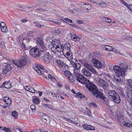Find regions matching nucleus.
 <instances>
[{"label":"nucleus","mask_w":132,"mask_h":132,"mask_svg":"<svg viewBox=\"0 0 132 132\" xmlns=\"http://www.w3.org/2000/svg\"><path fill=\"white\" fill-rule=\"evenodd\" d=\"M32 32H30L28 34H27V35L29 36V37L30 38V36H31V37H32L33 36H32Z\"/></svg>","instance_id":"57"},{"label":"nucleus","mask_w":132,"mask_h":132,"mask_svg":"<svg viewBox=\"0 0 132 132\" xmlns=\"http://www.w3.org/2000/svg\"><path fill=\"white\" fill-rule=\"evenodd\" d=\"M73 66L75 68L73 70V73L75 72V70L76 71L78 72H79V70L81 67V64L79 63H75L74 64Z\"/></svg>","instance_id":"22"},{"label":"nucleus","mask_w":132,"mask_h":132,"mask_svg":"<svg viewBox=\"0 0 132 132\" xmlns=\"http://www.w3.org/2000/svg\"><path fill=\"white\" fill-rule=\"evenodd\" d=\"M12 62L13 63L16 65L17 67L18 68H21V67H20L19 65H20V64H19V61L18 62H17L16 61H15L14 60H13Z\"/></svg>","instance_id":"36"},{"label":"nucleus","mask_w":132,"mask_h":132,"mask_svg":"<svg viewBox=\"0 0 132 132\" xmlns=\"http://www.w3.org/2000/svg\"><path fill=\"white\" fill-rule=\"evenodd\" d=\"M43 67L39 64H37L36 65L34 69L38 73L39 75H42L43 77L45 78H47L48 73H47V71L45 70L44 72H43L42 73V71H43Z\"/></svg>","instance_id":"6"},{"label":"nucleus","mask_w":132,"mask_h":132,"mask_svg":"<svg viewBox=\"0 0 132 132\" xmlns=\"http://www.w3.org/2000/svg\"><path fill=\"white\" fill-rule=\"evenodd\" d=\"M64 22H65L67 23L68 24L70 25H71L73 26H74L75 25L74 24H72V21L70 19H69L68 18H65L64 19V20H63Z\"/></svg>","instance_id":"28"},{"label":"nucleus","mask_w":132,"mask_h":132,"mask_svg":"<svg viewBox=\"0 0 132 132\" xmlns=\"http://www.w3.org/2000/svg\"><path fill=\"white\" fill-rule=\"evenodd\" d=\"M12 115L15 119H16L18 117V113L15 111L12 112Z\"/></svg>","instance_id":"34"},{"label":"nucleus","mask_w":132,"mask_h":132,"mask_svg":"<svg viewBox=\"0 0 132 132\" xmlns=\"http://www.w3.org/2000/svg\"><path fill=\"white\" fill-rule=\"evenodd\" d=\"M57 62V65L59 66V68L62 72L65 71L69 68V66L60 60H58Z\"/></svg>","instance_id":"9"},{"label":"nucleus","mask_w":132,"mask_h":132,"mask_svg":"<svg viewBox=\"0 0 132 132\" xmlns=\"http://www.w3.org/2000/svg\"><path fill=\"white\" fill-rule=\"evenodd\" d=\"M42 106L46 109H51V107L49 104L43 103L42 104Z\"/></svg>","instance_id":"41"},{"label":"nucleus","mask_w":132,"mask_h":132,"mask_svg":"<svg viewBox=\"0 0 132 132\" xmlns=\"http://www.w3.org/2000/svg\"><path fill=\"white\" fill-rule=\"evenodd\" d=\"M41 50L39 51V50L36 48H33L31 49L29 51L30 54L31 55H32L34 57L39 56L41 55V52L42 49L39 46Z\"/></svg>","instance_id":"8"},{"label":"nucleus","mask_w":132,"mask_h":132,"mask_svg":"<svg viewBox=\"0 0 132 132\" xmlns=\"http://www.w3.org/2000/svg\"><path fill=\"white\" fill-rule=\"evenodd\" d=\"M73 74L76 80L79 82L85 85L90 91L91 92L95 88V87H96V86L91 81L84 77L81 74L79 73V72H77L75 70Z\"/></svg>","instance_id":"1"},{"label":"nucleus","mask_w":132,"mask_h":132,"mask_svg":"<svg viewBox=\"0 0 132 132\" xmlns=\"http://www.w3.org/2000/svg\"><path fill=\"white\" fill-rule=\"evenodd\" d=\"M48 77L49 78H50L51 79H55L53 76L49 73H48Z\"/></svg>","instance_id":"51"},{"label":"nucleus","mask_w":132,"mask_h":132,"mask_svg":"<svg viewBox=\"0 0 132 132\" xmlns=\"http://www.w3.org/2000/svg\"><path fill=\"white\" fill-rule=\"evenodd\" d=\"M70 35L71 39L76 42L79 41L80 39V38L79 36L73 32L70 33Z\"/></svg>","instance_id":"14"},{"label":"nucleus","mask_w":132,"mask_h":132,"mask_svg":"<svg viewBox=\"0 0 132 132\" xmlns=\"http://www.w3.org/2000/svg\"><path fill=\"white\" fill-rule=\"evenodd\" d=\"M83 22L82 20H78L77 22V23L78 24H81Z\"/></svg>","instance_id":"55"},{"label":"nucleus","mask_w":132,"mask_h":132,"mask_svg":"<svg viewBox=\"0 0 132 132\" xmlns=\"http://www.w3.org/2000/svg\"><path fill=\"white\" fill-rule=\"evenodd\" d=\"M99 84L102 86L105 87L106 84L105 82L103 79H100L98 81Z\"/></svg>","instance_id":"27"},{"label":"nucleus","mask_w":132,"mask_h":132,"mask_svg":"<svg viewBox=\"0 0 132 132\" xmlns=\"http://www.w3.org/2000/svg\"><path fill=\"white\" fill-rule=\"evenodd\" d=\"M36 10H38V11H44V10L42 9L41 8L36 9Z\"/></svg>","instance_id":"63"},{"label":"nucleus","mask_w":132,"mask_h":132,"mask_svg":"<svg viewBox=\"0 0 132 132\" xmlns=\"http://www.w3.org/2000/svg\"><path fill=\"white\" fill-rule=\"evenodd\" d=\"M1 30L2 32H6L8 31V29L6 26L4 27L1 28Z\"/></svg>","instance_id":"39"},{"label":"nucleus","mask_w":132,"mask_h":132,"mask_svg":"<svg viewBox=\"0 0 132 132\" xmlns=\"http://www.w3.org/2000/svg\"><path fill=\"white\" fill-rule=\"evenodd\" d=\"M35 26L37 28H40L42 27V26L40 24H39L37 23H36L35 25Z\"/></svg>","instance_id":"52"},{"label":"nucleus","mask_w":132,"mask_h":132,"mask_svg":"<svg viewBox=\"0 0 132 132\" xmlns=\"http://www.w3.org/2000/svg\"><path fill=\"white\" fill-rule=\"evenodd\" d=\"M26 40L27 42H28V43L30 41L29 38H26V39H23V40L22 41V44L21 45V47L22 49L23 50L26 51V50H28V48L26 46L25 44H24V43L25 42V41Z\"/></svg>","instance_id":"16"},{"label":"nucleus","mask_w":132,"mask_h":132,"mask_svg":"<svg viewBox=\"0 0 132 132\" xmlns=\"http://www.w3.org/2000/svg\"><path fill=\"white\" fill-rule=\"evenodd\" d=\"M6 26L5 25V24L3 22H2L1 23L0 27L1 28L4 27Z\"/></svg>","instance_id":"49"},{"label":"nucleus","mask_w":132,"mask_h":132,"mask_svg":"<svg viewBox=\"0 0 132 132\" xmlns=\"http://www.w3.org/2000/svg\"><path fill=\"white\" fill-rule=\"evenodd\" d=\"M112 101L114 102L117 103H119L121 101V100L119 95L118 94L114 96L112 99Z\"/></svg>","instance_id":"19"},{"label":"nucleus","mask_w":132,"mask_h":132,"mask_svg":"<svg viewBox=\"0 0 132 132\" xmlns=\"http://www.w3.org/2000/svg\"><path fill=\"white\" fill-rule=\"evenodd\" d=\"M50 21H51L52 22L54 23L55 24L58 25H60L61 24L60 23L59 21H56L54 20H51Z\"/></svg>","instance_id":"47"},{"label":"nucleus","mask_w":132,"mask_h":132,"mask_svg":"<svg viewBox=\"0 0 132 132\" xmlns=\"http://www.w3.org/2000/svg\"><path fill=\"white\" fill-rule=\"evenodd\" d=\"M81 72L87 77H90L91 76V74L90 72L85 68H84L82 69Z\"/></svg>","instance_id":"17"},{"label":"nucleus","mask_w":132,"mask_h":132,"mask_svg":"<svg viewBox=\"0 0 132 132\" xmlns=\"http://www.w3.org/2000/svg\"><path fill=\"white\" fill-rule=\"evenodd\" d=\"M128 83L130 85L131 88H132V80L129 79L128 80Z\"/></svg>","instance_id":"46"},{"label":"nucleus","mask_w":132,"mask_h":132,"mask_svg":"<svg viewBox=\"0 0 132 132\" xmlns=\"http://www.w3.org/2000/svg\"><path fill=\"white\" fill-rule=\"evenodd\" d=\"M108 97H111L112 99L118 94L114 90H109L108 92Z\"/></svg>","instance_id":"18"},{"label":"nucleus","mask_w":132,"mask_h":132,"mask_svg":"<svg viewBox=\"0 0 132 132\" xmlns=\"http://www.w3.org/2000/svg\"><path fill=\"white\" fill-rule=\"evenodd\" d=\"M85 115H87L88 116H90L91 114L90 111L89 110H87L86 112L85 113Z\"/></svg>","instance_id":"48"},{"label":"nucleus","mask_w":132,"mask_h":132,"mask_svg":"<svg viewBox=\"0 0 132 132\" xmlns=\"http://www.w3.org/2000/svg\"><path fill=\"white\" fill-rule=\"evenodd\" d=\"M36 42L39 46H40L42 49V52H44V55L43 58L44 62L47 63H49L52 60V56L50 54V51L47 49L44 45L43 39L41 38H37Z\"/></svg>","instance_id":"2"},{"label":"nucleus","mask_w":132,"mask_h":132,"mask_svg":"<svg viewBox=\"0 0 132 132\" xmlns=\"http://www.w3.org/2000/svg\"><path fill=\"white\" fill-rule=\"evenodd\" d=\"M123 125L127 127H128L130 128L132 126L131 124L129 122L125 123L123 124Z\"/></svg>","instance_id":"40"},{"label":"nucleus","mask_w":132,"mask_h":132,"mask_svg":"<svg viewBox=\"0 0 132 132\" xmlns=\"http://www.w3.org/2000/svg\"><path fill=\"white\" fill-rule=\"evenodd\" d=\"M3 74H5L8 72L11 69L10 64L7 63H3Z\"/></svg>","instance_id":"11"},{"label":"nucleus","mask_w":132,"mask_h":132,"mask_svg":"<svg viewBox=\"0 0 132 132\" xmlns=\"http://www.w3.org/2000/svg\"><path fill=\"white\" fill-rule=\"evenodd\" d=\"M31 110L32 111H35L36 110V107L34 104L31 105L30 106Z\"/></svg>","instance_id":"45"},{"label":"nucleus","mask_w":132,"mask_h":132,"mask_svg":"<svg viewBox=\"0 0 132 132\" xmlns=\"http://www.w3.org/2000/svg\"><path fill=\"white\" fill-rule=\"evenodd\" d=\"M120 95L122 96H123L124 95V92L122 90H120Z\"/></svg>","instance_id":"62"},{"label":"nucleus","mask_w":132,"mask_h":132,"mask_svg":"<svg viewBox=\"0 0 132 132\" xmlns=\"http://www.w3.org/2000/svg\"><path fill=\"white\" fill-rule=\"evenodd\" d=\"M62 52L63 55H64L69 60L71 61L72 59V53L70 50L67 51L63 50Z\"/></svg>","instance_id":"13"},{"label":"nucleus","mask_w":132,"mask_h":132,"mask_svg":"<svg viewBox=\"0 0 132 132\" xmlns=\"http://www.w3.org/2000/svg\"><path fill=\"white\" fill-rule=\"evenodd\" d=\"M33 102L35 104H37L40 103V101L38 98H35L33 100Z\"/></svg>","instance_id":"33"},{"label":"nucleus","mask_w":132,"mask_h":132,"mask_svg":"<svg viewBox=\"0 0 132 132\" xmlns=\"http://www.w3.org/2000/svg\"><path fill=\"white\" fill-rule=\"evenodd\" d=\"M121 79L119 76L117 75L114 76L113 79V81L115 82L119 83L121 81Z\"/></svg>","instance_id":"25"},{"label":"nucleus","mask_w":132,"mask_h":132,"mask_svg":"<svg viewBox=\"0 0 132 132\" xmlns=\"http://www.w3.org/2000/svg\"><path fill=\"white\" fill-rule=\"evenodd\" d=\"M125 119V116L121 114L117 116V119L119 122H121L124 121Z\"/></svg>","instance_id":"26"},{"label":"nucleus","mask_w":132,"mask_h":132,"mask_svg":"<svg viewBox=\"0 0 132 132\" xmlns=\"http://www.w3.org/2000/svg\"><path fill=\"white\" fill-rule=\"evenodd\" d=\"M28 20L26 19H21V21L23 22H25L28 21Z\"/></svg>","instance_id":"59"},{"label":"nucleus","mask_w":132,"mask_h":132,"mask_svg":"<svg viewBox=\"0 0 132 132\" xmlns=\"http://www.w3.org/2000/svg\"><path fill=\"white\" fill-rule=\"evenodd\" d=\"M4 102L7 105L8 107H9L11 104V100L8 97H5L4 98Z\"/></svg>","instance_id":"21"},{"label":"nucleus","mask_w":132,"mask_h":132,"mask_svg":"<svg viewBox=\"0 0 132 132\" xmlns=\"http://www.w3.org/2000/svg\"><path fill=\"white\" fill-rule=\"evenodd\" d=\"M84 66L92 73L93 74H96L97 73L96 70L90 64L87 62H85L83 64Z\"/></svg>","instance_id":"12"},{"label":"nucleus","mask_w":132,"mask_h":132,"mask_svg":"<svg viewBox=\"0 0 132 132\" xmlns=\"http://www.w3.org/2000/svg\"><path fill=\"white\" fill-rule=\"evenodd\" d=\"M109 67L110 70H113L117 74L123 77L125 76V70L127 68L126 65L121 63L119 64V66H113L112 64L110 63L109 64Z\"/></svg>","instance_id":"4"},{"label":"nucleus","mask_w":132,"mask_h":132,"mask_svg":"<svg viewBox=\"0 0 132 132\" xmlns=\"http://www.w3.org/2000/svg\"><path fill=\"white\" fill-rule=\"evenodd\" d=\"M127 98H128V102H129V101L132 100V91L130 90H128L127 92Z\"/></svg>","instance_id":"24"},{"label":"nucleus","mask_w":132,"mask_h":132,"mask_svg":"<svg viewBox=\"0 0 132 132\" xmlns=\"http://www.w3.org/2000/svg\"><path fill=\"white\" fill-rule=\"evenodd\" d=\"M107 18H108L106 17L105 16H103L102 18L101 19L103 21L106 22Z\"/></svg>","instance_id":"53"},{"label":"nucleus","mask_w":132,"mask_h":132,"mask_svg":"<svg viewBox=\"0 0 132 132\" xmlns=\"http://www.w3.org/2000/svg\"><path fill=\"white\" fill-rule=\"evenodd\" d=\"M50 47L51 48V50L53 51H56L59 52L65 51L70 50L71 45L68 43H65L64 47L61 45L59 41L55 40L51 43Z\"/></svg>","instance_id":"3"},{"label":"nucleus","mask_w":132,"mask_h":132,"mask_svg":"<svg viewBox=\"0 0 132 132\" xmlns=\"http://www.w3.org/2000/svg\"><path fill=\"white\" fill-rule=\"evenodd\" d=\"M65 87L66 89H69V86L68 85H65Z\"/></svg>","instance_id":"64"},{"label":"nucleus","mask_w":132,"mask_h":132,"mask_svg":"<svg viewBox=\"0 0 132 132\" xmlns=\"http://www.w3.org/2000/svg\"><path fill=\"white\" fill-rule=\"evenodd\" d=\"M42 120L44 122H46L48 118L46 116L42 117Z\"/></svg>","instance_id":"42"},{"label":"nucleus","mask_w":132,"mask_h":132,"mask_svg":"<svg viewBox=\"0 0 132 132\" xmlns=\"http://www.w3.org/2000/svg\"><path fill=\"white\" fill-rule=\"evenodd\" d=\"M106 51H112L113 49V47L110 46L106 45Z\"/></svg>","instance_id":"35"},{"label":"nucleus","mask_w":132,"mask_h":132,"mask_svg":"<svg viewBox=\"0 0 132 132\" xmlns=\"http://www.w3.org/2000/svg\"><path fill=\"white\" fill-rule=\"evenodd\" d=\"M84 128L86 130H95V128L93 126L90 125H87L84 124L83 126Z\"/></svg>","instance_id":"23"},{"label":"nucleus","mask_w":132,"mask_h":132,"mask_svg":"<svg viewBox=\"0 0 132 132\" xmlns=\"http://www.w3.org/2000/svg\"><path fill=\"white\" fill-rule=\"evenodd\" d=\"M68 11H69L71 13H73V11H76V9H73V10H70V9H68Z\"/></svg>","instance_id":"54"},{"label":"nucleus","mask_w":132,"mask_h":132,"mask_svg":"<svg viewBox=\"0 0 132 132\" xmlns=\"http://www.w3.org/2000/svg\"><path fill=\"white\" fill-rule=\"evenodd\" d=\"M111 21V20L109 18H108L106 20V22H108V23H110Z\"/></svg>","instance_id":"58"},{"label":"nucleus","mask_w":132,"mask_h":132,"mask_svg":"<svg viewBox=\"0 0 132 132\" xmlns=\"http://www.w3.org/2000/svg\"><path fill=\"white\" fill-rule=\"evenodd\" d=\"M63 72L64 73L65 76L68 77L71 74L70 72L68 71L67 70H65V71Z\"/></svg>","instance_id":"38"},{"label":"nucleus","mask_w":132,"mask_h":132,"mask_svg":"<svg viewBox=\"0 0 132 132\" xmlns=\"http://www.w3.org/2000/svg\"><path fill=\"white\" fill-rule=\"evenodd\" d=\"M83 5L84 7L87 10H89L91 9V6L90 5L88 4H86L85 3H83Z\"/></svg>","instance_id":"30"},{"label":"nucleus","mask_w":132,"mask_h":132,"mask_svg":"<svg viewBox=\"0 0 132 132\" xmlns=\"http://www.w3.org/2000/svg\"><path fill=\"white\" fill-rule=\"evenodd\" d=\"M127 7L128 8L131 12H132V5H128Z\"/></svg>","instance_id":"50"},{"label":"nucleus","mask_w":132,"mask_h":132,"mask_svg":"<svg viewBox=\"0 0 132 132\" xmlns=\"http://www.w3.org/2000/svg\"><path fill=\"white\" fill-rule=\"evenodd\" d=\"M98 106L96 104L94 103H91L89 104L88 107L89 108L93 107L94 108H97Z\"/></svg>","instance_id":"32"},{"label":"nucleus","mask_w":132,"mask_h":132,"mask_svg":"<svg viewBox=\"0 0 132 132\" xmlns=\"http://www.w3.org/2000/svg\"><path fill=\"white\" fill-rule=\"evenodd\" d=\"M2 130L5 131L6 132H10L11 131L9 128H8L4 127Z\"/></svg>","instance_id":"44"},{"label":"nucleus","mask_w":132,"mask_h":132,"mask_svg":"<svg viewBox=\"0 0 132 132\" xmlns=\"http://www.w3.org/2000/svg\"><path fill=\"white\" fill-rule=\"evenodd\" d=\"M60 95L58 93H57L56 94H55V96L57 99H58L59 98Z\"/></svg>","instance_id":"56"},{"label":"nucleus","mask_w":132,"mask_h":132,"mask_svg":"<svg viewBox=\"0 0 132 132\" xmlns=\"http://www.w3.org/2000/svg\"><path fill=\"white\" fill-rule=\"evenodd\" d=\"M63 119H64V120H65L69 123L73 124L75 125H76L77 123L76 122L72 120H70L69 119L65 118L64 117H63Z\"/></svg>","instance_id":"29"},{"label":"nucleus","mask_w":132,"mask_h":132,"mask_svg":"<svg viewBox=\"0 0 132 132\" xmlns=\"http://www.w3.org/2000/svg\"><path fill=\"white\" fill-rule=\"evenodd\" d=\"M92 63L94 67L98 69H101L103 65L102 63L99 61L95 59L92 60Z\"/></svg>","instance_id":"10"},{"label":"nucleus","mask_w":132,"mask_h":132,"mask_svg":"<svg viewBox=\"0 0 132 132\" xmlns=\"http://www.w3.org/2000/svg\"><path fill=\"white\" fill-rule=\"evenodd\" d=\"M55 32L56 34H58L60 33V31L58 29H56L55 30Z\"/></svg>","instance_id":"61"},{"label":"nucleus","mask_w":132,"mask_h":132,"mask_svg":"<svg viewBox=\"0 0 132 132\" xmlns=\"http://www.w3.org/2000/svg\"><path fill=\"white\" fill-rule=\"evenodd\" d=\"M68 79L70 82H73L75 81V78L73 77V76L71 74L68 77Z\"/></svg>","instance_id":"31"},{"label":"nucleus","mask_w":132,"mask_h":132,"mask_svg":"<svg viewBox=\"0 0 132 132\" xmlns=\"http://www.w3.org/2000/svg\"><path fill=\"white\" fill-rule=\"evenodd\" d=\"M91 92L97 98L100 99V100L106 106L108 105L109 101L108 99L103 96V94L102 92L98 91L96 86Z\"/></svg>","instance_id":"5"},{"label":"nucleus","mask_w":132,"mask_h":132,"mask_svg":"<svg viewBox=\"0 0 132 132\" xmlns=\"http://www.w3.org/2000/svg\"><path fill=\"white\" fill-rule=\"evenodd\" d=\"M106 45H103L102 46V48H103L104 50L106 51Z\"/></svg>","instance_id":"60"},{"label":"nucleus","mask_w":132,"mask_h":132,"mask_svg":"<svg viewBox=\"0 0 132 132\" xmlns=\"http://www.w3.org/2000/svg\"><path fill=\"white\" fill-rule=\"evenodd\" d=\"M28 61V56L25 53H24L21 55V57L19 61V64H20L19 66L22 68L27 64Z\"/></svg>","instance_id":"7"},{"label":"nucleus","mask_w":132,"mask_h":132,"mask_svg":"<svg viewBox=\"0 0 132 132\" xmlns=\"http://www.w3.org/2000/svg\"><path fill=\"white\" fill-rule=\"evenodd\" d=\"M76 95V96H78L80 98H84L85 97V96L84 95L79 92L77 93Z\"/></svg>","instance_id":"37"},{"label":"nucleus","mask_w":132,"mask_h":132,"mask_svg":"<svg viewBox=\"0 0 132 132\" xmlns=\"http://www.w3.org/2000/svg\"><path fill=\"white\" fill-rule=\"evenodd\" d=\"M1 87H4L7 88H9L11 87V85L10 82L9 81H6L3 83L1 85Z\"/></svg>","instance_id":"15"},{"label":"nucleus","mask_w":132,"mask_h":132,"mask_svg":"<svg viewBox=\"0 0 132 132\" xmlns=\"http://www.w3.org/2000/svg\"><path fill=\"white\" fill-rule=\"evenodd\" d=\"M24 89L27 91L33 93H34L35 92V89L32 87L26 86H24Z\"/></svg>","instance_id":"20"},{"label":"nucleus","mask_w":132,"mask_h":132,"mask_svg":"<svg viewBox=\"0 0 132 132\" xmlns=\"http://www.w3.org/2000/svg\"><path fill=\"white\" fill-rule=\"evenodd\" d=\"M120 1L121 3L126 6L127 7H128L129 4L125 2L124 0H120Z\"/></svg>","instance_id":"43"}]
</instances>
